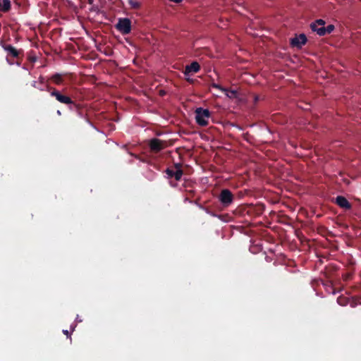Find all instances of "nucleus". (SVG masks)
Returning <instances> with one entry per match:
<instances>
[{
	"label": "nucleus",
	"mask_w": 361,
	"mask_h": 361,
	"mask_svg": "<svg viewBox=\"0 0 361 361\" xmlns=\"http://www.w3.org/2000/svg\"><path fill=\"white\" fill-rule=\"evenodd\" d=\"M57 114L61 115V111L59 110L57 111Z\"/></svg>",
	"instance_id": "obj_30"
},
{
	"label": "nucleus",
	"mask_w": 361,
	"mask_h": 361,
	"mask_svg": "<svg viewBox=\"0 0 361 361\" xmlns=\"http://www.w3.org/2000/svg\"><path fill=\"white\" fill-rule=\"evenodd\" d=\"M336 203L341 208L350 209L351 208L350 203L343 196H338L336 199Z\"/></svg>",
	"instance_id": "obj_12"
},
{
	"label": "nucleus",
	"mask_w": 361,
	"mask_h": 361,
	"mask_svg": "<svg viewBox=\"0 0 361 361\" xmlns=\"http://www.w3.org/2000/svg\"><path fill=\"white\" fill-rule=\"evenodd\" d=\"M188 192L190 194V195H192L194 191L193 190H188Z\"/></svg>",
	"instance_id": "obj_26"
},
{
	"label": "nucleus",
	"mask_w": 361,
	"mask_h": 361,
	"mask_svg": "<svg viewBox=\"0 0 361 361\" xmlns=\"http://www.w3.org/2000/svg\"><path fill=\"white\" fill-rule=\"evenodd\" d=\"M44 82H45L44 78L42 76H39V82L33 81L32 82V86L35 88L39 90L40 91H44Z\"/></svg>",
	"instance_id": "obj_14"
},
{
	"label": "nucleus",
	"mask_w": 361,
	"mask_h": 361,
	"mask_svg": "<svg viewBox=\"0 0 361 361\" xmlns=\"http://www.w3.org/2000/svg\"><path fill=\"white\" fill-rule=\"evenodd\" d=\"M262 210H263V207H262V208H259V212L260 213H262Z\"/></svg>",
	"instance_id": "obj_28"
},
{
	"label": "nucleus",
	"mask_w": 361,
	"mask_h": 361,
	"mask_svg": "<svg viewBox=\"0 0 361 361\" xmlns=\"http://www.w3.org/2000/svg\"><path fill=\"white\" fill-rule=\"evenodd\" d=\"M63 333L66 335L67 336H69V332L68 330H63Z\"/></svg>",
	"instance_id": "obj_23"
},
{
	"label": "nucleus",
	"mask_w": 361,
	"mask_h": 361,
	"mask_svg": "<svg viewBox=\"0 0 361 361\" xmlns=\"http://www.w3.org/2000/svg\"><path fill=\"white\" fill-rule=\"evenodd\" d=\"M341 298H338V302L339 304H341Z\"/></svg>",
	"instance_id": "obj_29"
},
{
	"label": "nucleus",
	"mask_w": 361,
	"mask_h": 361,
	"mask_svg": "<svg viewBox=\"0 0 361 361\" xmlns=\"http://www.w3.org/2000/svg\"><path fill=\"white\" fill-rule=\"evenodd\" d=\"M317 233L319 234V228L317 227Z\"/></svg>",
	"instance_id": "obj_31"
},
{
	"label": "nucleus",
	"mask_w": 361,
	"mask_h": 361,
	"mask_svg": "<svg viewBox=\"0 0 361 361\" xmlns=\"http://www.w3.org/2000/svg\"><path fill=\"white\" fill-rule=\"evenodd\" d=\"M116 28L123 35H128L131 31V21L129 18H119Z\"/></svg>",
	"instance_id": "obj_7"
},
{
	"label": "nucleus",
	"mask_w": 361,
	"mask_h": 361,
	"mask_svg": "<svg viewBox=\"0 0 361 361\" xmlns=\"http://www.w3.org/2000/svg\"><path fill=\"white\" fill-rule=\"evenodd\" d=\"M218 198L222 206L224 207H228L231 205L234 200V196L228 189H223Z\"/></svg>",
	"instance_id": "obj_6"
},
{
	"label": "nucleus",
	"mask_w": 361,
	"mask_h": 361,
	"mask_svg": "<svg viewBox=\"0 0 361 361\" xmlns=\"http://www.w3.org/2000/svg\"><path fill=\"white\" fill-rule=\"evenodd\" d=\"M30 61H32V62H35L36 61V58L35 57H30Z\"/></svg>",
	"instance_id": "obj_24"
},
{
	"label": "nucleus",
	"mask_w": 361,
	"mask_h": 361,
	"mask_svg": "<svg viewBox=\"0 0 361 361\" xmlns=\"http://www.w3.org/2000/svg\"><path fill=\"white\" fill-rule=\"evenodd\" d=\"M44 90H47V92H49L50 93V95L51 96V93L54 91V90H57L56 88L53 87H51L50 85H46L45 86L44 85Z\"/></svg>",
	"instance_id": "obj_18"
},
{
	"label": "nucleus",
	"mask_w": 361,
	"mask_h": 361,
	"mask_svg": "<svg viewBox=\"0 0 361 361\" xmlns=\"http://www.w3.org/2000/svg\"><path fill=\"white\" fill-rule=\"evenodd\" d=\"M170 185H171V186H172V187H176V186H177V183H173V181H171V182H170Z\"/></svg>",
	"instance_id": "obj_22"
},
{
	"label": "nucleus",
	"mask_w": 361,
	"mask_h": 361,
	"mask_svg": "<svg viewBox=\"0 0 361 361\" xmlns=\"http://www.w3.org/2000/svg\"><path fill=\"white\" fill-rule=\"evenodd\" d=\"M226 94V96L231 99H234L238 97V91L235 90H228L227 89V91L224 92Z\"/></svg>",
	"instance_id": "obj_17"
},
{
	"label": "nucleus",
	"mask_w": 361,
	"mask_h": 361,
	"mask_svg": "<svg viewBox=\"0 0 361 361\" xmlns=\"http://www.w3.org/2000/svg\"><path fill=\"white\" fill-rule=\"evenodd\" d=\"M258 101V97H255V102Z\"/></svg>",
	"instance_id": "obj_32"
},
{
	"label": "nucleus",
	"mask_w": 361,
	"mask_h": 361,
	"mask_svg": "<svg viewBox=\"0 0 361 361\" xmlns=\"http://www.w3.org/2000/svg\"><path fill=\"white\" fill-rule=\"evenodd\" d=\"M307 42V37L305 34L295 35L290 39V44L293 48L300 49Z\"/></svg>",
	"instance_id": "obj_8"
},
{
	"label": "nucleus",
	"mask_w": 361,
	"mask_h": 361,
	"mask_svg": "<svg viewBox=\"0 0 361 361\" xmlns=\"http://www.w3.org/2000/svg\"><path fill=\"white\" fill-rule=\"evenodd\" d=\"M170 1L172 2H174V3H180L182 1V0H170Z\"/></svg>",
	"instance_id": "obj_25"
},
{
	"label": "nucleus",
	"mask_w": 361,
	"mask_h": 361,
	"mask_svg": "<svg viewBox=\"0 0 361 361\" xmlns=\"http://www.w3.org/2000/svg\"><path fill=\"white\" fill-rule=\"evenodd\" d=\"M0 45L4 49V50L5 51H6V53H7L6 61L10 64H13V61H10V57H13V58H15V59H19L20 56L23 53V50L22 49H17L16 48H15L11 44H7V43H6L4 42L1 41L0 42Z\"/></svg>",
	"instance_id": "obj_3"
},
{
	"label": "nucleus",
	"mask_w": 361,
	"mask_h": 361,
	"mask_svg": "<svg viewBox=\"0 0 361 361\" xmlns=\"http://www.w3.org/2000/svg\"><path fill=\"white\" fill-rule=\"evenodd\" d=\"M334 272L335 270L332 267L325 266L324 269L320 271L319 278H317V283L321 281L325 290L329 294L336 293V289L332 282Z\"/></svg>",
	"instance_id": "obj_1"
},
{
	"label": "nucleus",
	"mask_w": 361,
	"mask_h": 361,
	"mask_svg": "<svg viewBox=\"0 0 361 361\" xmlns=\"http://www.w3.org/2000/svg\"><path fill=\"white\" fill-rule=\"evenodd\" d=\"M11 7L10 0H0V11L6 13L10 11Z\"/></svg>",
	"instance_id": "obj_13"
},
{
	"label": "nucleus",
	"mask_w": 361,
	"mask_h": 361,
	"mask_svg": "<svg viewBox=\"0 0 361 361\" xmlns=\"http://www.w3.org/2000/svg\"><path fill=\"white\" fill-rule=\"evenodd\" d=\"M212 87H214V88H216V89H218V90H221V91H222V92H226V91H227V88H224V87H221L220 85H218V84H215V83H214V84L212 85Z\"/></svg>",
	"instance_id": "obj_19"
},
{
	"label": "nucleus",
	"mask_w": 361,
	"mask_h": 361,
	"mask_svg": "<svg viewBox=\"0 0 361 361\" xmlns=\"http://www.w3.org/2000/svg\"><path fill=\"white\" fill-rule=\"evenodd\" d=\"M319 262V263H322V260L321 259H319L317 260V264H318Z\"/></svg>",
	"instance_id": "obj_27"
},
{
	"label": "nucleus",
	"mask_w": 361,
	"mask_h": 361,
	"mask_svg": "<svg viewBox=\"0 0 361 361\" xmlns=\"http://www.w3.org/2000/svg\"><path fill=\"white\" fill-rule=\"evenodd\" d=\"M196 123L200 126H207L208 120L211 117V112L202 107H198L195 111Z\"/></svg>",
	"instance_id": "obj_2"
},
{
	"label": "nucleus",
	"mask_w": 361,
	"mask_h": 361,
	"mask_svg": "<svg viewBox=\"0 0 361 361\" xmlns=\"http://www.w3.org/2000/svg\"><path fill=\"white\" fill-rule=\"evenodd\" d=\"M175 166L177 170L174 171L172 169L167 168L165 171L166 174L169 178H174L176 180H180L183 176V171L180 169L179 164H176Z\"/></svg>",
	"instance_id": "obj_9"
},
{
	"label": "nucleus",
	"mask_w": 361,
	"mask_h": 361,
	"mask_svg": "<svg viewBox=\"0 0 361 361\" xmlns=\"http://www.w3.org/2000/svg\"><path fill=\"white\" fill-rule=\"evenodd\" d=\"M325 21L322 19H317V27L324 26Z\"/></svg>",
	"instance_id": "obj_20"
},
{
	"label": "nucleus",
	"mask_w": 361,
	"mask_h": 361,
	"mask_svg": "<svg viewBox=\"0 0 361 361\" xmlns=\"http://www.w3.org/2000/svg\"><path fill=\"white\" fill-rule=\"evenodd\" d=\"M187 80L189 82H192V80H191V79H187Z\"/></svg>",
	"instance_id": "obj_33"
},
{
	"label": "nucleus",
	"mask_w": 361,
	"mask_h": 361,
	"mask_svg": "<svg viewBox=\"0 0 361 361\" xmlns=\"http://www.w3.org/2000/svg\"><path fill=\"white\" fill-rule=\"evenodd\" d=\"M334 28H335V27L332 24H329L326 27H325V26L317 27V35L324 36V35H329L334 31Z\"/></svg>",
	"instance_id": "obj_11"
},
{
	"label": "nucleus",
	"mask_w": 361,
	"mask_h": 361,
	"mask_svg": "<svg viewBox=\"0 0 361 361\" xmlns=\"http://www.w3.org/2000/svg\"><path fill=\"white\" fill-rule=\"evenodd\" d=\"M128 3L133 9L137 10L141 7V3L137 0H128Z\"/></svg>",
	"instance_id": "obj_16"
},
{
	"label": "nucleus",
	"mask_w": 361,
	"mask_h": 361,
	"mask_svg": "<svg viewBox=\"0 0 361 361\" xmlns=\"http://www.w3.org/2000/svg\"><path fill=\"white\" fill-rule=\"evenodd\" d=\"M50 80L56 85H61L63 82V75L60 73H55L51 78Z\"/></svg>",
	"instance_id": "obj_15"
},
{
	"label": "nucleus",
	"mask_w": 361,
	"mask_h": 361,
	"mask_svg": "<svg viewBox=\"0 0 361 361\" xmlns=\"http://www.w3.org/2000/svg\"><path fill=\"white\" fill-rule=\"evenodd\" d=\"M171 145H172L171 142L158 138H152L149 141L150 151L155 154L159 153L162 149Z\"/></svg>",
	"instance_id": "obj_5"
},
{
	"label": "nucleus",
	"mask_w": 361,
	"mask_h": 361,
	"mask_svg": "<svg viewBox=\"0 0 361 361\" xmlns=\"http://www.w3.org/2000/svg\"><path fill=\"white\" fill-rule=\"evenodd\" d=\"M200 69V66L197 61H193L190 65H187L183 72L185 75H189L192 73H197Z\"/></svg>",
	"instance_id": "obj_10"
},
{
	"label": "nucleus",
	"mask_w": 361,
	"mask_h": 361,
	"mask_svg": "<svg viewBox=\"0 0 361 361\" xmlns=\"http://www.w3.org/2000/svg\"><path fill=\"white\" fill-rule=\"evenodd\" d=\"M310 27L313 32H316V20L311 23Z\"/></svg>",
	"instance_id": "obj_21"
},
{
	"label": "nucleus",
	"mask_w": 361,
	"mask_h": 361,
	"mask_svg": "<svg viewBox=\"0 0 361 361\" xmlns=\"http://www.w3.org/2000/svg\"><path fill=\"white\" fill-rule=\"evenodd\" d=\"M51 97H55L59 102L69 106L70 109H72L73 106L77 109L79 107V105L75 104L69 96L59 90H54L51 93Z\"/></svg>",
	"instance_id": "obj_4"
}]
</instances>
